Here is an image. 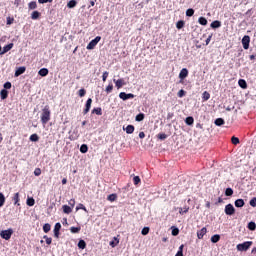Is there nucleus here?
<instances>
[{
    "mask_svg": "<svg viewBox=\"0 0 256 256\" xmlns=\"http://www.w3.org/2000/svg\"><path fill=\"white\" fill-rule=\"evenodd\" d=\"M251 245H253V241H246L244 243L238 244L236 249L237 251H249Z\"/></svg>",
    "mask_w": 256,
    "mask_h": 256,
    "instance_id": "2",
    "label": "nucleus"
},
{
    "mask_svg": "<svg viewBox=\"0 0 256 256\" xmlns=\"http://www.w3.org/2000/svg\"><path fill=\"white\" fill-rule=\"evenodd\" d=\"M178 97H180V98L185 97V90H183V89L179 90Z\"/></svg>",
    "mask_w": 256,
    "mask_h": 256,
    "instance_id": "57",
    "label": "nucleus"
},
{
    "mask_svg": "<svg viewBox=\"0 0 256 256\" xmlns=\"http://www.w3.org/2000/svg\"><path fill=\"white\" fill-rule=\"evenodd\" d=\"M115 83V86L117 87V89H121V87H123L124 85H126L125 80L123 79H118V80H113Z\"/></svg>",
    "mask_w": 256,
    "mask_h": 256,
    "instance_id": "12",
    "label": "nucleus"
},
{
    "mask_svg": "<svg viewBox=\"0 0 256 256\" xmlns=\"http://www.w3.org/2000/svg\"><path fill=\"white\" fill-rule=\"evenodd\" d=\"M111 91H113V84L110 83L107 87H106V93H111Z\"/></svg>",
    "mask_w": 256,
    "mask_h": 256,
    "instance_id": "52",
    "label": "nucleus"
},
{
    "mask_svg": "<svg viewBox=\"0 0 256 256\" xmlns=\"http://www.w3.org/2000/svg\"><path fill=\"white\" fill-rule=\"evenodd\" d=\"M70 231L71 233H79V231H81V227H71Z\"/></svg>",
    "mask_w": 256,
    "mask_h": 256,
    "instance_id": "47",
    "label": "nucleus"
},
{
    "mask_svg": "<svg viewBox=\"0 0 256 256\" xmlns=\"http://www.w3.org/2000/svg\"><path fill=\"white\" fill-rule=\"evenodd\" d=\"M79 249H85L87 247V243H85V240H80L78 242Z\"/></svg>",
    "mask_w": 256,
    "mask_h": 256,
    "instance_id": "30",
    "label": "nucleus"
},
{
    "mask_svg": "<svg viewBox=\"0 0 256 256\" xmlns=\"http://www.w3.org/2000/svg\"><path fill=\"white\" fill-rule=\"evenodd\" d=\"M249 43H251V37L245 35L242 38V45L244 49H249Z\"/></svg>",
    "mask_w": 256,
    "mask_h": 256,
    "instance_id": "8",
    "label": "nucleus"
},
{
    "mask_svg": "<svg viewBox=\"0 0 256 256\" xmlns=\"http://www.w3.org/2000/svg\"><path fill=\"white\" fill-rule=\"evenodd\" d=\"M13 201H14V205H18V206L20 205L19 204V201H20V199H19V192L14 194Z\"/></svg>",
    "mask_w": 256,
    "mask_h": 256,
    "instance_id": "27",
    "label": "nucleus"
},
{
    "mask_svg": "<svg viewBox=\"0 0 256 256\" xmlns=\"http://www.w3.org/2000/svg\"><path fill=\"white\" fill-rule=\"evenodd\" d=\"M68 203L71 208L75 207V199H70Z\"/></svg>",
    "mask_w": 256,
    "mask_h": 256,
    "instance_id": "61",
    "label": "nucleus"
},
{
    "mask_svg": "<svg viewBox=\"0 0 256 256\" xmlns=\"http://www.w3.org/2000/svg\"><path fill=\"white\" fill-rule=\"evenodd\" d=\"M53 0H38V3L43 4V3H52Z\"/></svg>",
    "mask_w": 256,
    "mask_h": 256,
    "instance_id": "62",
    "label": "nucleus"
},
{
    "mask_svg": "<svg viewBox=\"0 0 256 256\" xmlns=\"http://www.w3.org/2000/svg\"><path fill=\"white\" fill-rule=\"evenodd\" d=\"M25 71H27V68L25 66H21L16 69L14 75H15V77H19V75H23V73H25Z\"/></svg>",
    "mask_w": 256,
    "mask_h": 256,
    "instance_id": "10",
    "label": "nucleus"
},
{
    "mask_svg": "<svg viewBox=\"0 0 256 256\" xmlns=\"http://www.w3.org/2000/svg\"><path fill=\"white\" fill-rule=\"evenodd\" d=\"M13 235V229H7V230H2L0 232V237L2 239H5V241H9L11 239V236Z\"/></svg>",
    "mask_w": 256,
    "mask_h": 256,
    "instance_id": "3",
    "label": "nucleus"
},
{
    "mask_svg": "<svg viewBox=\"0 0 256 256\" xmlns=\"http://www.w3.org/2000/svg\"><path fill=\"white\" fill-rule=\"evenodd\" d=\"M59 231H61V223H56L54 226V235L55 237H59Z\"/></svg>",
    "mask_w": 256,
    "mask_h": 256,
    "instance_id": "15",
    "label": "nucleus"
},
{
    "mask_svg": "<svg viewBox=\"0 0 256 256\" xmlns=\"http://www.w3.org/2000/svg\"><path fill=\"white\" fill-rule=\"evenodd\" d=\"M185 245H180L179 249H178V253H183V249H184Z\"/></svg>",
    "mask_w": 256,
    "mask_h": 256,
    "instance_id": "64",
    "label": "nucleus"
},
{
    "mask_svg": "<svg viewBox=\"0 0 256 256\" xmlns=\"http://www.w3.org/2000/svg\"><path fill=\"white\" fill-rule=\"evenodd\" d=\"M198 23H199L200 25H207V18H205V17H200V18L198 19Z\"/></svg>",
    "mask_w": 256,
    "mask_h": 256,
    "instance_id": "41",
    "label": "nucleus"
},
{
    "mask_svg": "<svg viewBox=\"0 0 256 256\" xmlns=\"http://www.w3.org/2000/svg\"><path fill=\"white\" fill-rule=\"evenodd\" d=\"M193 15H195V10H193V8L186 10V17H193Z\"/></svg>",
    "mask_w": 256,
    "mask_h": 256,
    "instance_id": "28",
    "label": "nucleus"
},
{
    "mask_svg": "<svg viewBox=\"0 0 256 256\" xmlns=\"http://www.w3.org/2000/svg\"><path fill=\"white\" fill-rule=\"evenodd\" d=\"M5 205V195L0 192V207Z\"/></svg>",
    "mask_w": 256,
    "mask_h": 256,
    "instance_id": "38",
    "label": "nucleus"
},
{
    "mask_svg": "<svg viewBox=\"0 0 256 256\" xmlns=\"http://www.w3.org/2000/svg\"><path fill=\"white\" fill-rule=\"evenodd\" d=\"M30 141L34 142V143H37V141H39V135L37 134H32L30 136Z\"/></svg>",
    "mask_w": 256,
    "mask_h": 256,
    "instance_id": "34",
    "label": "nucleus"
},
{
    "mask_svg": "<svg viewBox=\"0 0 256 256\" xmlns=\"http://www.w3.org/2000/svg\"><path fill=\"white\" fill-rule=\"evenodd\" d=\"M43 231L44 233H49V231H51V224L49 223L44 224Z\"/></svg>",
    "mask_w": 256,
    "mask_h": 256,
    "instance_id": "33",
    "label": "nucleus"
},
{
    "mask_svg": "<svg viewBox=\"0 0 256 256\" xmlns=\"http://www.w3.org/2000/svg\"><path fill=\"white\" fill-rule=\"evenodd\" d=\"M38 75H40V77H47L49 75V69L47 68H41L38 71Z\"/></svg>",
    "mask_w": 256,
    "mask_h": 256,
    "instance_id": "14",
    "label": "nucleus"
},
{
    "mask_svg": "<svg viewBox=\"0 0 256 256\" xmlns=\"http://www.w3.org/2000/svg\"><path fill=\"white\" fill-rule=\"evenodd\" d=\"M209 99H211V94H209L207 91L203 92V100L209 101Z\"/></svg>",
    "mask_w": 256,
    "mask_h": 256,
    "instance_id": "40",
    "label": "nucleus"
},
{
    "mask_svg": "<svg viewBox=\"0 0 256 256\" xmlns=\"http://www.w3.org/2000/svg\"><path fill=\"white\" fill-rule=\"evenodd\" d=\"M210 27L212 29H219V27H221V21L219 20H215L210 24Z\"/></svg>",
    "mask_w": 256,
    "mask_h": 256,
    "instance_id": "17",
    "label": "nucleus"
},
{
    "mask_svg": "<svg viewBox=\"0 0 256 256\" xmlns=\"http://www.w3.org/2000/svg\"><path fill=\"white\" fill-rule=\"evenodd\" d=\"M220 239H221V236L219 234H216V235H213L211 237V242L212 243H219Z\"/></svg>",
    "mask_w": 256,
    "mask_h": 256,
    "instance_id": "25",
    "label": "nucleus"
},
{
    "mask_svg": "<svg viewBox=\"0 0 256 256\" xmlns=\"http://www.w3.org/2000/svg\"><path fill=\"white\" fill-rule=\"evenodd\" d=\"M189 212V207L179 208L180 215H185V213Z\"/></svg>",
    "mask_w": 256,
    "mask_h": 256,
    "instance_id": "37",
    "label": "nucleus"
},
{
    "mask_svg": "<svg viewBox=\"0 0 256 256\" xmlns=\"http://www.w3.org/2000/svg\"><path fill=\"white\" fill-rule=\"evenodd\" d=\"M4 89H5V90L11 89V82H6V83H4Z\"/></svg>",
    "mask_w": 256,
    "mask_h": 256,
    "instance_id": "58",
    "label": "nucleus"
},
{
    "mask_svg": "<svg viewBox=\"0 0 256 256\" xmlns=\"http://www.w3.org/2000/svg\"><path fill=\"white\" fill-rule=\"evenodd\" d=\"M26 204L28 205V207H33V205H35V199L34 198H28L26 201Z\"/></svg>",
    "mask_w": 256,
    "mask_h": 256,
    "instance_id": "32",
    "label": "nucleus"
},
{
    "mask_svg": "<svg viewBox=\"0 0 256 256\" xmlns=\"http://www.w3.org/2000/svg\"><path fill=\"white\" fill-rule=\"evenodd\" d=\"M238 85L241 87V89H247V82L244 79H240L238 81Z\"/></svg>",
    "mask_w": 256,
    "mask_h": 256,
    "instance_id": "23",
    "label": "nucleus"
},
{
    "mask_svg": "<svg viewBox=\"0 0 256 256\" xmlns=\"http://www.w3.org/2000/svg\"><path fill=\"white\" fill-rule=\"evenodd\" d=\"M49 121H51V110L49 109V106H45L41 113V123L45 125L46 123H49Z\"/></svg>",
    "mask_w": 256,
    "mask_h": 256,
    "instance_id": "1",
    "label": "nucleus"
},
{
    "mask_svg": "<svg viewBox=\"0 0 256 256\" xmlns=\"http://www.w3.org/2000/svg\"><path fill=\"white\" fill-rule=\"evenodd\" d=\"M119 97L122 99V101H127L128 99H135V95L134 94H127L125 92H121L119 94Z\"/></svg>",
    "mask_w": 256,
    "mask_h": 256,
    "instance_id": "6",
    "label": "nucleus"
},
{
    "mask_svg": "<svg viewBox=\"0 0 256 256\" xmlns=\"http://www.w3.org/2000/svg\"><path fill=\"white\" fill-rule=\"evenodd\" d=\"M92 113H95L96 115H103V111L101 110V108H94L92 110Z\"/></svg>",
    "mask_w": 256,
    "mask_h": 256,
    "instance_id": "44",
    "label": "nucleus"
},
{
    "mask_svg": "<svg viewBox=\"0 0 256 256\" xmlns=\"http://www.w3.org/2000/svg\"><path fill=\"white\" fill-rule=\"evenodd\" d=\"M143 119H145V114L143 113H140L135 117V121H138V122L143 121Z\"/></svg>",
    "mask_w": 256,
    "mask_h": 256,
    "instance_id": "35",
    "label": "nucleus"
},
{
    "mask_svg": "<svg viewBox=\"0 0 256 256\" xmlns=\"http://www.w3.org/2000/svg\"><path fill=\"white\" fill-rule=\"evenodd\" d=\"M110 247H117L119 245V240L117 237H114L112 241L109 243Z\"/></svg>",
    "mask_w": 256,
    "mask_h": 256,
    "instance_id": "24",
    "label": "nucleus"
},
{
    "mask_svg": "<svg viewBox=\"0 0 256 256\" xmlns=\"http://www.w3.org/2000/svg\"><path fill=\"white\" fill-rule=\"evenodd\" d=\"M107 77H109V72L105 71L102 75V81H107Z\"/></svg>",
    "mask_w": 256,
    "mask_h": 256,
    "instance_id": "54",
    "label": "nucleus"
},
{
    "mask_svg": "<svg viewBox=\"0 0 256 256\" xmlns=\"http://www.w3.org/2000/svg\"><path fill=\"white\" fill-rule=\"evenodd\" d=\"M133 181L134 185H139V183H141V178H139V176H134Z\"/></svg>",
    "mask_w": 256,
    "mask_h": 256,
    "instance_id": "48",
    "label": "nucleus"
},
{
    "mask_svg": "<svg viewBox=\"0 0 256 256\" xmlns=\"http://www.w3.org/2000/svg\"><path fill=\"white\" fill-rule=\"evenodd\" d=\"M142 235H149V227H144L141 231Z\"/></svg>",
    "mask_w": 256,
    "mask_h": 256,
    "instance_id": "51",
    "label": "nucleus"
},
{
    "mask_svg": "<svg viewBox=\"0 0 256 256\" xmlns=\"http://www.w3.org/2000/svg\"><path fill=\"white\" fill-rule=\"evenodd\" d=\"M44 239H46L47 245H51L53 239H51V238H49V237H47V236H44Z\"/></svg>",
    "mask_w": 256,
    "mask_h": 256,
    "instance_id": "59",
    "label": "nucleus"
},
{
    "mask_svg": "<svg viewBox=\"0 0 256 256\" xmlns=\"http://www.w3.org/2000/svg\"><path fill=\"white\" fill-rule=\"evenodd\" d=\"M213 35H209L208 38L206 39V45H209V43H211V39H212Z\"/></svg>",
    "mask_w": 256,
    "mask_h": 256,
    "instance_id": "63",
    "label": "nucleus"
},
{
    "mask_svg": "<svg viewBox=\"0 0 256 256\" xmlns=\"http://www.w3.org/2000/svg\"><path fill=\"white\" fill-rule=\"evenodd\" d=\"M13 49V43H10L3 47L2 52H0V55H5V53H8V51H11Z\"/></svg>",
    "mask_w": 256,
    "mask_h": 256,
    "instance_id": "11",
    "label": "nucleus"
},
{
    "mask_svg": "<svg viewBox=\"0 0 256 256\" xmlns=\"http://www.w3.org/2000/svg\"><path fill=\"white\" fill-rule=\"evenodd\" d=\"M207 235V228L203 227L201 230L197 232L198 239H203Z\"/></svg>",
    "mask_w": 256,
    "mask_h": 256,
    "instance_id": "13",
    "label": "nucleus"
},
{
    "mask_svg": "<svg viewBox=\"0 0 256 256\" xmlns=\"http://www.w3.org/2000/svg\"><path fill=\"white\" fill-rule=\"evenodd\" d=\"M177 29H183L185 27V22L183 20H180L176 23Z\"/></svg>",
    "mask_w": 256,
    "mask_h": 256,
    "instance_id": "39",
    "label": "nucleus"
},
{
    "mask_svg": "<svg viewBox=\"0 0 256 256\" xmlns=\"http://www.w3.org/2000/svg\"><path fill=\"white\" fill-rule=\"evenodd\" d=\"M41 17V12L39 11H33L31 14V19H33L34 21L39 19Z\"/></svg>",
    "mask_w": 256,
    "mask_h": 256,
    "instance_id": "19",
    "label": "nucleus"
},
{
    "mask_svg": "<svg viewBox=\"0 0 256 256\" xmlns=\"http://www.w3.org/2000/svg\"><path fill=\"white\" fill-rule=\"evenodd\" d=\"M225 195L226 197H231V195H233V190L231 188H227L225 190Z\"/></svg>",
    "mask_w": 256,
    "mask_h": 256,
    "instance_id": "46",
    "label": "nucleus"
},
{
    "mask_svg": "<svg viewBox=\"0 0 256 256\" xmlns=\"http://www.w3.org/2000/svg\"><path fill=\"white\" fill-rule=\"evenodd\" d=\"M234 205H235V207H238V208L244 207V206H245V200H243V199H237V200L234 202Z\"/></svg>",
    "mask_w": 256,
    "mask_h": 256,
    "instance_id": "16",
    "label": "nucleus"
},
{
    "mask_svg": "<svg viewBox=\"0 0 256 256\" xmlns=\"http://www.w3.org/2000/svg\"><path fill=\"white\" fill-rule=\"evenodd\" d=\"M89 151V147H87V144H82L80 147V153H87Z\"/></svg>",
    "mask_w": 256,
    "mask_h": 256,
    "instance_id": "31",
    "label": "nucleus"
},
{
    "mask_svg": "<svg viewBox=\"0 0 256 256\" xmlns=\"http://www.w3.org/2000/svg\"><path fill=\"white\" fill-rule=\"evenodd\" d=\"M250 205H251V207H256V197H254L250 200Z\"/></svg>",
    "mask_w": 256,
    "mask_h": 256,
    "instance_id": "55",
    "label": "nucleus"
},
{
    "mask_svg": "<svg viewBox=\"0 0 256 256\" xmlns=\"http://www.w3.org/2000/svg\"><path fill=\"white\" fill-rule=\"evenodd\" d=\"M99 41H101V36H97L95 39L90 41L89 44L87 45L86 49H88V51L95 49V47H97V44L99 43Z\"/></svg>",
    "mask_w": 256,
    "mask_h": 256,
    "instance_id": "4",
    "label": "nucleus"
},
{
    "mask_svg": "<svg viewBox=\"0 0 256 256\" xmlns=\"http://www.w3.org/2000/svg\"><path fill=\"white\" fill-rule=\"evenodd\" d=\"M91 103H93V99L89 98L87 101H86V106H85V109L83 111L84 115H87V113H89L90 109H91Z\"/></svg>",
    "mask_w": 256,
    "mask_h": 256,
    "instance_id": "9",
    "label": "nucleus"
},
{
    "mask_svg": "<svg viewBox=\"0 0 256 256\" xmlns=\"http://www.w3.org/2000/svg\"><path fill=\"white\" fill-rule=\"evenodd\" d=\"M188 76L189 70H187V68H183L179 73L180 83H183V81H185V79H187Z\"/></svg>",
    "mask_w": 256,
    "mask_h": 256,
    "instance_id": "5",
    "label": "nucleus"
},
{
    "mask_svg": "<svg viewBox=\"0 0 256 256\" xmlns=\"http://www.w3.org/2000/svg\"><path fill=\"white\" fill-rule=\"evenodd\" d=\"M80 209H82V211H85V213H88L87 208L85 207V205L78 204V206L76 207V211H79Z\"/></svg>",
    "mask_w": 256,
    "mask_h": 256,
    "instance_id": "42",
    "label": "nucleus"
},
{
    "mask_svg": "<svg viewBox=\"0 0 256 256\" xmlns=\"http://www.w3.org/2000/svg\"><path fill=\"white\" fill-rule=\"evenodd\" d=\"M62 209H63V213H65L66 215H69V213H72L73 211V208L67 205H63Z\"/></svg>",
    "mask_w": 256,
    "mask_h": 256,
    "instance_id": "18",
    "label": "nucleus"
},
{
    "mask_svg": "<svg viewBox=\"0 0 256 256\" xmlns=\"http://www.w3.org/2000/svg\"><path fill=\"white\" fill-rule=\"evenodd\" d=\"M158 139H160L161 141H165V139H167V134L165 133L158 134Z\"/></svg>",
    "mask_w": 256,
    "mask_h": 256,
    "instance_id": "49",
    "label": "nucleus"
},
{
    "mask_svg": "<svg viewBox=\"0 0 256 256\" xmlns=\"http://www.w3.org/2000/svg\"><path fill=\"white\" fill-rule=\"evenodd\" d=\"M8 96H9V92L5 89H2L0 92L1 99L5 100V99H7Z\"/></svg>",
    "mask_w": 256,
    "mask_h": 256,
    "instance_id": "22",
    "label": "nucleus"
},
{
    "mask_svg": "<svg viewBox=\"0 0 256 256\" xmlns=\"http://www.w3.org/2000/svg\"><path fill=\"white\" fill-rule=\"evenodd\" d=\"M214 123L217 125V127H221V125H225V120H223V118H218Z\"/></svg>",
    "mask_w": 256,
    "mask_h": 256,
    "instance_id": "26",
    "label": "nucleus"
},
{
    "mask_svg": "<svg viewBox=\"0 0 256 256\" xmlns=\"http://www.w3.org/2000/svg\"><path fill=\"white\" fill-rule=\"evenodd\" d=\"M224 211L227 215H235V207H233V204L226 205Z\"/></svg>",
    "mask_w": 256,
    "mask_h": 256,
    "instance_id": "7",
    "label": "nucleus"
},
{
    "mask_svg": "<svg viewBox=\"0 0 256 256\" xmlns=\"http://www.w3.org/2000/svg\"><path fill=\"white\" fill-rule=\"evenodd\" d=\"M87 93V91H85V89H80L78 92L79 97H85V94Z\"/></svg>",
    "mask_w": 256,
    "mask_h": 256,
    "instance_id": "50",
    "label": "nucleus"
},
{
    "mask_svg": "<svg viewBox=\"0 0 256 256\" xmlns=\"http://www.w3.org/2000/svg\"><path fill=\"white\" fill-rule=\"evenodd\" d=\"M125 131L128 135H131L135 131V126L134 125H128L125 128Z\"/></svg>",
    "mask_w": 256,
    "mask_h": 256,
    "instance_id": "20",
    "label": "nucleus"
},
{
    "mask_svg": "<svg viewBox=\"0 0 256 256\" xmlns=\"http://www.w3.org/2000/svg\"><path fill=\"white\" fill-rule=\"evenodd\" d=\"M231 141H232L233 145H239V138L234 136V137H232Z\"/></svg>",
    "mask_w": 256,
    "mask_h": 256,
    "instance_id": "53",
    "label": "nucleus"
},
{
    "mask_svg": "<svg viewBox=\"0 0 256 256\" xmlns=\"http://www.w3.org/2000/svg\"><path fill=\"white\" fill-rule=\"evenodd\" d=\"M107 200L111 201V202L117 201V194H110V195H108Z\"/></svg>",
    "mask_w": 256,
    "mask_h": 256,
    "instance_id": "36",
    "label": "nucleus"
},
{
    "mask_svg": "<svg viewBox=\"0 0 256 256\" xmlns=\"http://www.w3.org/2000/svg\"><path fill=\"white\" fill-rule=\"evenodd\" d=\"M67 7H68V9H73V8L77 7V1L76 0H70L67 3Z\"/></svg>",
    "mask_w": 256,
    "mask_h": 256,
    "instance_id": "21",
    "label": "nucleus"
},
{
    "mask_svg": "<svg viewBox=\"0 0 256 256\" xmlns=\"http://www.w3.org/2000/svg\"><path fill=\"white\" fill-rule=\"evenodd\" d=\"M172 235L174 236V237H177V235H179V229H173L172 230Z\"/></svg>",
    "mask_w": 256,
    "mask_h": 256,
    "instance_id": "60",
    "label": "nucleus"
},
{
    "mask_svg": "<svg viewBox=\"0 0 256 256\" xmlns=\"http://www.w3.org/2000/svg\"><path fill=\"white\" fill-rule=\"evenodd\" d=\"M37 7V2L32 1L28 4V9L33 10Z\"/></svg>",
    "mask_w": 256,
    "mask_h": 256,
    "instance_id": "43",
    "label": "nucleus"
},
{
    "mask_svg": "<svg viewBox=\"0 0 256 256\" xmlns=\"http://www.w3.org/2000/svg\"><path fill=\"white\" fill-rule=\"evenodd\" d=\"M34 175H35L36 177H39V175H41V170H40V168H36V169L34 170Z\"/></svg>",
    "mask_w": 256,
    "mask_h": 256,
    "instance_id": "56",
    "label": "nucleus"
},
{
    "mask_svg": "<svg viewBox=\"0 0 256 256\" xmlns=\"http://www.w3.org/2000/svg\"><path fill=\"white\" fill-rule=\"evenodd\" d=\"M185 123H186V125H193V123H195V119H193V117L189 116L186 118Z\"/></svg>",
    "mask_w": 256,
    "mask_h": 256,
    "instance_id": "29",
    "label": "nucleus"
},
{
    "mask_svg": "<svg viewBox=\"0 0 256 256\" xmlns=\"http://www.w3.org/2000/svg\"><path fill=\"white\" fill-rule=\"evenodd\" d=\"M248 229H249L250 231H255V229H256V224H255V222H250V223L248 224Z\"/></svg>",
    "mask_w": 256,
    "mask_h": 256,
    "instance_id": "45",
    "label": "nucleus"
}]
</instances>
